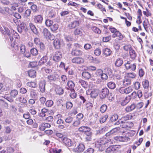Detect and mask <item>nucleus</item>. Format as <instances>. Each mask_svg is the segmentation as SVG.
Instances as JSON below:
<instances>
[{
    "label": "nucleus",
    "instance_id": "obj_1",
    "mask_svg": "<svg viewBox=\"0 0 153 153\" xmlns=\"http://www.w3.org/2000/svg\"><path fill=\"white\" fill-rule=\"evenodd\" d=\"M0 30L4 34H7L11 42L13 40V37L17 39L19 38V35L15 31L12 30L10 31L7 28L5 27H4V30H3L2 27H0Z\"/></svg>",
    "mask_w": 153,
    "mask_h": 153
},
{
    "label": "nucleus",
    "instance_id": "obj_2",
    "mask_svg": "<svg viewBox=\"0 0 153 153\" xmlns=\"http://www.w3.org/2000/svg\"><path fill=\"white\" fill-rule=\"evenodd\" d=\"M47 78L49 82L58 81L60 78V76L57 73L55 72L53 74L48 76Z\"/></svg>",
    "mask_w": 153,
    "mask_h": 153
},
{
    "label": "nucleus",
    "instance_id": "obj_3",
    "mask_svg": "<svg viewBox=\"0 0 153 153\" xmlns=\"http://www.w3.org/2000/svg\"><path fill=\"white\" fill-rule=\"evenodd\" d=\"M114 139L117 141L122 142H126L129 141L130 140V138L128 137L126 135L125 136H119L115 137Z\"/></svg>",
    "mask_w": 153,
    "mask_h": 153
},
{
    "label": "nucleus",
    "instance_id": "obj_4",
    "mask_svg": "<svg viewBox=\"0 0 153 153\" xmlns=\"http://www.w3.org/2000/svg\"><path fill=\"white\" fill-rule=\"evenodd\" d=\"M62 57V53L61 52L57 51L56 52L53 56V59L56 62H58L61 60Z\"/></svg>",
    "mask_w": 153,
    "mask_h": 153
},
{
    "label": "nucleus",
    "instance_id": "obj_5",
    "mask_svg": "<svg viewBox=\"0 0 153 153\" xmlns=\"http://www.w3.org/2000/svg\"><path fill=\"white\" fill-rule=\"evenodd\" d=\"M109 93V90L106 88L102 89L100 93V96L102 99L105 98Z\"/></svg>",
    "mask_w": 153,
    "mask_h": 153
},
{
    "label": "nucleus",
    "instance_id": "obj_6",
    "mask_svg": "<svg viewBox=\"0 0 153 153\" xmlns=\"http://www.w3.org/2000/svg\"><path fill=\"white\" fill-rule=\"evenodd\" d=\"M85 149V146L83 144L79 143L75 148V151L78 152H82Z\"/></svg>",
    "mask_w": 153,
    "mask_h": 153
},
{
    "label": "nucleus",
    "instance_id": "obj_7",
    "mask_svg": "<svg viewBox=\"0 0 153 153\" xmlns=\"http://www.w3.org/2000/svg\"><path fill=\"white\" fill-rule=\"evenodd\" d=\"M118 148L117 146L114 145L108 147L105 150L106 153H111L115 151Z\"/></svg>",
    "mask_w": 153,
    "mask_h": 153
},
{
    "label": "nucleus",
    "instance_id": "obj_8",
    "mask_svg": "<svg viewBox=\"0 0 153 153\" xmlns=\"http://www.w3.org/2000/svg\"><path fill=\"white\" fill-rule=\"evenodd\" d=\"M128 122H124L123 121H122L121 120H119L117 122H116L114 125H119L121 124V126L122 127L124 128H128L127 127Z\"/></svg>",
    "mask_w": 153,
    "mask_h": 153
},
{
    "label": "nucleus",
    "instance_id": "obj_9",
    "mask_svg": "<svg viewBox=\"0 0 153 153\" xmlns=\"http://www.w3.org/2000/svg\"><path fill=\"white\" fill-rule=\"evenodd\" d=\"M72 62L75 64H81L84 62L83 59L79 57H76L73 58L71 60Z\"/></svg>",
    "mask_w": 153,
    "mask_h": 153
},
{
    "label": "nucleus",
    "instance_id": "obj_10",
    "mask_svg": "<svg viewBox=\"0 0 153 153\" xmlns=\"http://www.w3.org/2000/svg\"><path fill=\"white\" fill-rule=\"evenodd\" d=\"M91 130V128L87 126H82L78 128V130L80 132L84 133L87 132Z\"/></svg>",
    "mask_w": 153,
    "mask_h": 153
},
{
    "label": "nucleus",
    "instance_id": "obj_11",
    "mask_svg": "<svg viewBox=\"0 0 153 153\" xmlns=\"http://www.w3.org/2000/svg\"><path fill=\"white\" fill-rule=\"evenodd\" d=\"M43 18L42 16L39 15L35 16L34 19V22L37 24H41L42 23Z\"/></svg>",
    "mask_w": 153,
    "mask_h": 153
},
{
    "label": "nucleus",
    "instance_id": "obj_12",
    "mask_svg": "<svg viewBox=\"0 0 153 153\" xmlns=\"http://www.w3.org/2000/svg\"><path fill=\"white\" fill-rule=\"evenodd\" d=\"M46 84V82L45 80L42 81L40 82L39 87L40 91L42 93L45 92Z\"/></svg>",
    "mask_w": 153,
    "mask_h": 153
},
{
    "label": "nucleus",
    "instance_id": "obj_13",
    "mask_svg": "<svg viewBox=\"0 0 153 153\" xmlns=\"http://www.w3.org/2000/svg\"><path fill=\"white\" fill-rule=\"evenodd\" d=\"M53 45L54 48L58 49L60 48L61 46V42L59 39H56L53 41Z\"/></svg>",
    "mask_w": 153,
    "mask_h": 153
},
{
    "label": "nucleus",
    "instance_id": "obj_14",
    "mask_svg": "<svg viewBox=\"0 0 153 153\" xmlns=\"http://www.w3.org/2000/svg\"><path fill=\"white\" fill-rule=\"evenodd\" d=\"M44 36L47 39H50L51 37V34L50 31L46 28H44L43 30Z\"/></svg>",
    "mask_w": 153,
    "mask_h": 153
},
{
    "label": "nucleus",
    "instance_id": "obj_15",
    "mask_svg": "<svg viewBox=\"0 0 153 153\" xmlns=\"http://www.w3.org/2000/svg\"><path fill=\"white\" fill-rule=\"evenodd\" d=\"M62 141L64 144L66 146H72V142L70 139L65 137L63 139Z\"/></svg>",
    "mask_w": 153,
    "mask_h": 153
},
{
    "label": "nucleus",
    "instance_id": "obj_16",
    "mask_svg": "<svg viewBox=\"0 0 153 153\" xmlns=\"http://www.w3.org/2000/svg\"><path fill=\"white\" fill-rule=\"evenodd\" d=\"M113 38L118 37L120 40H122L123 38V36L122 34L118 31H117L115 33H113L112 36Z\"/></svg>",
    "mask_w": 153,
    "mask_h": 153
},
{
    "label": "nucleus",
    "instance_id": "obj_17",
    "mask_svg": "<svg viewBox=\"0 0 153 153\" xmlns=\"http://www.w3.org/2000/svg\"><path fill=\"white\" fill-rule=\"evenodd\" d=\"M79 25V22L77 21H75L69 24L68 27L70 28H73L78 26Z\"/></svg>",
    "mask_w": 153,
    "mask_h": 153
},
{
    "label": "nucleus",
    "instance_id": "obj_18",
    "mask_svg": "<svg viewBox=\"0 0 153 153\" xmlns=\"http://www.w3.org/2000/svg\"><path fill=\"white\" fill-rule=\"evenodd\" d=\"M99 91L97 89L93 90L91 91H90L91 97L92 98H95L99 94Z\"/></svg>",
    "mask_w": 153,
    "mask_h": 153
},
{
    "label": "nucleus",
    "instance_id": "obj_19",
    "mask_svg": "<svg viewBox=\"0 0 153 153\" xmlns=\"http://www.w3.org/2000/svg\"><path fill=\"white\" fill-rule=\"evenodd\" d=\"M47 52L46 51V53L41 58L40 60L39 61V64L40 65H43L47 62V57L46 55L47 54Z\"/></svg>",
    "mask_w": 153,
    "mask_h": 153
},
{
    "label": "nucleus",
    "instance_id": "obj_20",
    "mask_svg": "<svg viewBox=\"0 0 153 153\" xmlns=\"http://www.w3.org/2000/svg\"><path fill=\"white\" fill-rule=\"evenodd\" d=\"M48 109L45 108H44L42 109L40 112L39 113V117H43L46 116V113L48 112Z\"/></svg>",
    "mask_w": 153,
    "mask_h": 153
},
{
    "label": "nucleus",
    "instance_id": "obj_21",
    "mask_svg": "<svg viewBox=\"0 0 153 153\" xmlns=\"http://www.w3.org/2000/svg\"><path fill=\"white\" fill-rule=\"evenodd\" d=\"M136 107L135 104H132L128 106L125 108V110L127 112H130L134 110Z\"/></svg>",
    "mask_w": 153,
    "mask_h": 153
},
{
    "label": "nucleus",
    "instance_id": "obj_22",
    "mask_svg": "<svg viewBox=\"0 0 153 153\" xmlns=\"http://www.w3.org/2000/svg\"><path fill=\"white\" fill-rule=\"evenodd\" d=\"M29 25L31 30L33 32L34 34H37L38 33V32L37 29L33 24L32 23H30L29 24Z\"/></svg>",
    "mask_w": 153,
    "mask_h": 153
},
{
    "label": "nucleus",
    "instance_id": "obj_23",
    "mask_svg": "<svg viewBox=\"0 0 153 153\" xmlns=\"http://www.w3.org/2000/svg\"><path fill=\"white\" fill-rule=\"evenodd\" d=\"M108 128L107 127H105L96 131V135H100L103 133L107 130Z\"/></svg>",
    "mask_w": 153,
    "mask_h": 153
},
{
    "label": "nucleus",
    "instance_id": "obj_24",
    "mask_svg": "<svg viewBox=\"0 0 153 153\" xmlns=\"http://www.w3.org/2000/svg\"><path fill=\"white\" fill-rule=\"evenodd\" d=\"M83 52L79 50H74L71 52V54L74 56H79L81 55Z\"/></svg>",
    "mask_w": 153,
    "mask_h": 153
},
{
    "label": "nucleus",
    "instance_id": "obj_25",
    "mask_svg": "<svg viewBox=\"0 0 153 153\" xmlns=\"http://www.w3.org/2000/svg\"><path fill=\"white\" fill-rule=\"evenodd\" d=\"M82 75L83 77L86 79H88L91 77V74L87 72H83L82 73Z\"/></svg>",
    "mask_w": 153,
    "mask_h": 153
},
{
    "label": "nucleus",
    "instance_id": "obj_26",
    "mask_svg": "<svg viewBox=\"0 0 153 153\" xmlns=\"http://www.w3.org/2000/svg\"><path fill=\"white\" fill-rule=\"evenodd\" d=\"M131 97L130 96L126 97L124 99L122 100L121 105H125L127 104L131 100Z\"/></svg>",
    "mask_w": 153,
    "mask_h": 153
},
{
    "label": "nucleus",
    "instance_id": "obj_27",
    "mask_svg": "<svg viewBox=\"0 0 153 153\" xmlns=\"http://www.w3.org/2000/svg\"><path fill=\"white\" fill-rule=\"evenodd\" d=\"M122 82L124 86H127L131 84V79H129L126 78L123 80Z\"/></svg>",
    "mask_w": 153,
    "mask_h": 153
},
{
    "label": "nucleus",
    "instance_id": "obj_28",
    "mask_svg": "<svg viewBox=\"0 0 153 153\" xmlns=\"http://www.w3.org/2000/svg\"><path fill=\"white\" fill-rule=\"evenodd\" d=\"M18 91L15 89L12 90L10 92V96L11 97L15 98L18 94Z\"/></svg>",
    "mask_w": 153,
    "mask_h": 153
},
{
    "label": "nucleus",
    "instance_id": "obj_29",
    "mask_svg": "<svg viewBox=\"0 0 153 153\" xmlns=\"http://www.w3.org/2000/svg\"><path fill=\"white\" fill-rule=\"evenodd\" d=\"M55 91L56 94L60 95L62 94L64 92L63 89L59 86H57L55 89Z\"/></svg>",
    "mask_w": 153,
    "mask_h": 153
},
{
    "label": "nucleus",
    "instance_id": "obj_30",
    "mask_svg": "<svg viewBox=\"0 0 153 153\" xmlns=\"http://www.w3.org/2000/svg\"><path fill=\"white\" fill-rule=\"evenodd\" d=\"M129 51L131 58L132 59H134L136 56L135 51L132 48Z\"/></svg>",
    "mask_w": 153,
    "mask_h": 153
},
{
    "label": "nucleus",
    "instance_id": "obj_31",
    "mask_svg": "<svg viewBox=\"0 0 153 153\" xmlns=\"http://www.w3.org/2000/svg\"><path fill=\"white\" fill-rule=\"evenodd\" d=\"M108 87L111 89H114L116 86L115 83L113 82H110L107 83Z\"/></svg>",
    "mask_w": 153,
    "mask_h": 153
},
{
    "label": "nucleus",
    "instance_id": "obj_32",
    "mask_svg": "<svg viewBox=\"0 0 153 153\" xmlns=\"http://www.w3.org/2000/svg\"><path fill=\"white\" fill-rule=\"evenodd\" d=\"M79 82L83 87L85 88H87L88 87V83L85 81L80 80L79 81Z\"/></svg>",
    "mask_w": 153,
    "mask_h": 153
},
{
    "label": "nucleus",
    "instance_id": "obj_33",
    "mask_svg": "<svg viewBox=\"0 0 153 153\" xmlns=\"http://www.w3.org/2000/svg\"><path fill=\"white\" fill-rule=\"evenodd\" d=\"M17 100L22 103L24 104L26 103L27 102L26 99L22 96L18 97L17 98Z\"/></svg>",
    "mask_w": 153,
    "mask_h": 153
},
{
    "label": "nucleus",
    "instance_id": "obj_34",
    "mask_svg": "<svg viewBox=\"0 0 153 153\" xmlns=\"http://www.w3.org/2000/svg\"><path fill=\"white\" fill-rule=\"evenodd\" d=\"M104 72L109 75H110L112 73V71L110 68L106 67L104 69Z\"/></svg>",
    "mask_w": 153,
    "mask_h": 153
},
{
    "label": "nucleus",
    "instance_id": "obj_35",
    "mask_svg": "<svg viewBox=\"0 0 153 153\" xmlns=\"http://www.w3.org/2000/svg\"><path fill=\"white\" fill-rule=\"evenodd\" d=\"M103 53L105 55L108 56L111 55V51L109 48H105L103 51Z\"/></svg>",
    "mask_w": 153,
    "mask_h": 153
},
{
    "label": "nucleus",
    "instance_id": "obj_36",
    "mask_svg": "<svg viewBox=\"0 0 153 153\" xmlns=\"http://www.w3.org/2000/svg\"><path fill=\"white\" fill-rule=\"evenodd\" d=\"M108 117V115H105L101 117L100 120V123H104L106 120L107 119Z\"/></svg>",
    "mask_w": 153,
    "mask_h": 153
},
{
    "label": "nucleus",
    "instance_id": "obj_37",
    "mask_svg": "<svg viewBox=\"0 0 153 153\" xmlns=\"http://www.w3.org/2000/svg\"><path fill=\"white\" fill-rule=\"evenodd\" d=\"M123 61L121 59H117L115 63V65L116 66L120 67L123 64Z\"/></svg>",
    "mask_w": 153,
    "mask_h": 153
},
{
    "label": "nucleus",
    "instance_id": "obj_38",
    "mask_svg": "<svg viewBox=\"0 0 153 153\" xmlns=\"http://www.w3.org/2000/svg\"><path fill=\"white\" fill-rule=\"evenodd\" d=\"M70 97L72 99H74L76 98V94L75 92V91L74 89H72L71 90V93L70 94Z\"/></svg>",
    "mask_w": 153,
    "mask_h": 153
},
{
    "label": "nucleus",
    "instance_id": "obj_39",
    "mask_svg": "<svg viewBox=\"0 0 153 153\" xmlns=\"http://www.w3.org/2000/svg\"><path fill=\"white\" fill-rule=\"evenodd\" d=\"M29 76L31 77L34 78L36 76V73L34 70H30L28 73Z\"/></svg>",
    "mask_w": 153,
    "mask_h": 153
},
{
    "label": "nucleus",
    "instance_id": "obj_40",
    "mask_svg": "<svg viewBox=\"0 0 153 153\" xmlns=\"http://www.w3.org/2000/svg\"><path fill=\"white\" fill-rule=\"evenodd\" d=\"M67 85L71 90L74 89L75 86V84L74 82L72 81H69L68 82Z\"/></svg>",
    "mask_w": 153,
    "mask_h": 153
},
{
    "label": "nucleus",
    "instance_id": "obj_41",
    "mask_svg": "<svg viewBox=\"0 0 153 153\" xmlns=\"http://www.w3.org/2000/svg\"><path fill=\"white\" fill-rule=\"evenodd\" d=\"M85 106L87 110L88 111L91 110L93 107V105L91 103L89 102L86 104Z\"/></svg>",
    "mask_w": 153,
    "mask_h": 153
},
{
    "label": "nucleus",
    "instance_id": "obj_42",
    "mask_svg": "<svg viewBox=\"0 0 153 153\" xmlns=\"http://www.w3.org/2000/svg\"><path fill=\"white\" fill-rule=\"evenodd\" d=\"M31 13V10L29 9H27L24 13V16L25 18H27L30 16Z\"/></svg>",
    "mask_w": 153,
    "mask_h": 153
},
{
    "label": "nucleus",
    "instance_id": "obj_43",
    "mask_svg": "<svg viewBox=\"0 0 153 153\" xmlns=\"http://www.w3.org/2000/svg\"><path fill=\"white\" fill-rule=\"evenodd\" d=\"M53 104V101L51 100H48L45 102L46 106L48 107H51Z\"/></svg>",
    "mask_w": 153,
    "mask_h": 153
},
{
    "label": "nucleus",
    "instance_id": "obj_44",
    "mask_svg": "<svg viewBox=\"0 0 153 153\" xmlns=\"http://www.w3.org/2000/svg\"><path fill=\"white\" fill-rule=\"evenodd\" d=\"M118 116L117 114H114L110 118V121L113 122L116 121L118 119Z\"/></svg>",
    "mask_w": 153,
    "mask_h": 153
},
{
    "label": "nucleus",
    "instance_id": "obj_45",
    "mask_svg": "<svg viewBox=\"0 0 153 153\" xmlns=\"http://www.w3.org/2000/svg\"><path fill=\"white\" fill-rule=\"evenodd\" d=\"M31 53L34 56H36L38 54L37 49L35 48H33L30 50Z\"/></svg>",
    "mask_w": 153,
    "mask_h": 153
},
{
    "label": "nucleus",
    "instance_id": "obj_46",
    "mask_svg": "<svg viewBox=\"0 0 153 153\" xmlns=\"http://www.w3.org/2000/svg\"><path fill=\"white\" fill-rule=\"evenodd\" d=\"M80 123L81 121L77 120L73 123L72 126L73 127H78L80 125Z\"/></svg>",
    "mask_w": 153,
    "mask_h": 153
},
{
    "label": "nucleus",
    "instance_id": "obj_47",
    "mask_svg": "<svg viewBox=\"0 0 153 153\" xmlns=\"http://www.w3.org/2000/svg\"><path fill=\"white\" fill-rule=\"evenodd\" d=\"M19 26L23 30H25L26 31L28 30L26 26V25L24 23H21Z\"/></svg>",
    "mask_w": 153,
    "mask_h": 153
},
{
    "label": "nucleus",
    "instance_id": "obj_48",
    "mask_svg": "<svg viewBox=\"0 0 153 153\" xmlns=\"http://www.w3.org/2000/svg\"><path fill=\"white\" fill-rule=\"evenodd\" d=\"M94 54L96 56H98L101 53V51L100 49L97 48L94 51Z\"/></svg>",
    "mask_w": 153,
    "mask_h": 153
},
{
    "label": "nucleus",
    "instance_id": "obj_49",
    "mask_svg": "<svg viewBox=\"0 0 153 153\" xmlns=\"http://www.w3.org/2000/svg\"><path fill=\"white\" fill-rule=\"evenodd\" d=\"M27 86L32 88H35L37 86V85L36 83L33 82H28L27 83Z\"/></svg>",
    "mask_w": 153,
    "mask_h": 153
},
{
    "label": "nucleus",
    "instance_id": "obj_50",
    "mask_svg": "<svg viewBox=\"0 0 153 153\" xmlns=\"http://www.w3.org/2000/svg\"><path fill=\"white\" fill-rule=\"evenodd\" d=\"M53 23V22L50 19H47L45 23L46 25L48 27L51 26Z\"/></svg>",
    "mask_w": 153,
    "mask_h": 153
},
{
    "label": "nucleus",
    "instance_id": "obj_51",
    "mask_svg": "<svg viewBox=\"0 0 153 153\" xmlns=\"http://www.w3.org/2000/svg\"><path fill=\"white\" fill-rule=\"evenodd\" d=\"M92 29L94 32L96 33L99 34L101 32V31L96 27H92Z\"/></svg>",
    "mask_w": 153,
    "mask_h": 153
},
{
    "label": "nucleus",
    "instance_id": "obj_52",
    "mask_svg": "<svg viewBox=\"0 0 153 153\" xmlns=\"http://www.w3.org/2000/svg\"><path fill=\"white\" fill-rule=\"evenodd\" d=\"M102 70L101 69H99L97 70L96 71L95 74L97 76H101L102 73H103Z\"/></svg>",
    "mask_w": 153,
    "mask_h": 153
},
{
    "label": "nucleus",
    "instance_id": "obj_53",
    "mask_svg": "<svg viewBox=\"0 0 153 153\" xmlns=\"http://www.w3.org/2000/svg\"><path fill=\"white\" fill-rule=\"evenodd\" d=\"M138 19L139 21V23H141L142 22L141 21V17L142 15L141 11L140 9H139L138 10Z\"/></svg>",
    "mask_w": 153,
    "mask_h": 153
},
{
    "label": "nucleus",
    "instance_id": "obj_54",
    "mask_svg": "<svg viewBox=\"0 0 153 153\" xmlns=\"http://www.w3.org/2000/svg\"><path fill=\"white\" fill-rule=\"evenodd\" d=\"M58 28V25L57 24H55L51 26V27L52 31H54L56 30Z\"/></svg>",
    "mask_w": 153,
    "mask_h": 153
},
{
    "label": "nucleus",
    "instance_id": "obj_55",
    "mask_svg": "<svg viewBox=\"0 0 153 153\" xmlns=\"http://www.w3.org/2000/svg\"><path fill=\"white\" fill-rule=\"evenodd\" d=\"M107 106L105 105H103L100 108V111L102 113H104L106 110Z\"/></svg>",
    "mask_w": 153,
    "mask_h": 153
},
{
    "label": "nucleus",
    "instance_id": "obj_56",
    "mask_svg": "<svg viewBox=\"0 0 153 153\" xmlns=\"http://www.w3.org/2000/svg\"><path fill=\"white\" fill-rule=\"evenodd\" d=\"M143 85L144 88H148L149 86V82L147 80H145L143 82Z\"/></svg>",
    "mask_w": 153,
    "mask_h": 153
},
{
    "label": "nucleus",
    "instance_id": "obj_57",
    "mask_svg": "<svg viewBox=\"0 0 153 153\" xmlns=\"http://www.w3.org/2000/svg\"><path fill=\"white\" fill-rule=\"evenodd\" d=\"M73 120V118L71 117H68L65 119V121L67 123H72Z\"/></svg>",
    "mask_w": 153,
    "mask_h": 153
},
{
    "label": "nucleus",
    "instance_id": "obj_58",
    "mask_svg": "<svg viewBox=\"0 0 153 153\" xmlns=\"http://www.w3.org/2000/svg\"><path fill=\"white\" fill-rule=\"evenodd\" d=\"M132 118V116L131 115L128 114L123 117L122 118V119L125 120H127L131 119Z\"/></svg>",
    "mask_w": 153,
    "mask_h": 153
},
{
    "label": "nucleus",
    "instance_id": "obj_59",
    "mask_svg": "<svg viewBox=\"0 0 153 153\" xmlns=\"http://www.w3.org/2000/svg\"><path fill=\"white\" fill-rule=\"evenodd\" d=\"M97 6L98 8L102 12L103 11H104L105 12H106L105 8L103 7V6L100 4H98L97 5Z\"/></svg>",
    "mask_w": 153,
    "mask_h": 153
},
{
    "label": "nucleus",
    "instance_id": "obj_60",
    "mask_svg": "<svg viewBox=\"0 0 153 153\" xmlns=\"http://www.w3.org/2000/svg\"><path fill=\"white\" fill-rule=\"evenodd\" d=\"M120 128L119 127H116L113 128L111 130V132L114 134L116 133H117L120 130Z\"/></svg>",
    "mask_w": 153,
    "mask_h": 153
},
{
    "label": "nucleus",
    "instance_id": "obj_61",
    "mask_svg": "<svg viewBox=\"0 0 153 153\" xmlns=\"http://www.w3.org/2000/svg\"><path fill=\"white\" fill-rule=\"evenodd\" d=\"M101 78L103 80H106L108 78L107 74L105 72L104 73H102L101 76Z\"/></svg>",
    "mask_w": 153,
    "mask_h": 153
},
{
    "label": "nucleus",
    "instance_id": "obj_62",
    "mask_svg": "<svg viewBox=\"0 0 153 153\" xmlns=\"http://www.w3.org/2000/svg\"><path fill=\"white\" fill-rule=\"evenodd\" d=\"M136 68V65L135 64H130L129 69L132 71H134L135 70Z\"/></svg>",
    "mask_w": 153,
    "mask_h": 153
},
{
    "label": "nucleus",
    "instance_id": "obj_63",
    "mask_svg": "<svg viewBox=\"0 0 153 153\" xmlns=\"http://www.w3.org/2000/svg\"><path fill=\"white\" fill-rule=\"evenodd\" d=\"M74 33L75 35H81L82 34V30L79 29H76L74 31Z\"/></svg>",
    "mask_w": 153,
    "mask_h": 153
},
{
    "label": "nucleus",
    "instance_id": "obj_64",
    "mask_svg": "<svg viewBox=\"0 0 153 153\" xmlns=\"http://www.w3.org/2000/svg\"><path fill=\"white\" fill-rule=\"evenodd\" d=\"M61 149H52L50 151L51 153H60Z\"/></svg>",
    "mask_w": 153,
    "mask_h": 153
}]
</instances>
